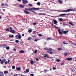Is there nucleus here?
Listing matches in <instances>:
<instances>
[{
  "mask_svg": "<svg viewBox=\"0 0 76 76\" xmlns=\"http://www.w3.org/2000/svg\"><path fill=\"white\" fill-rule=\"evenodd\" d=\"M5 30L7 32H11V33H12V34H15V32H16L14 30H12V27H11L10 28H8L6 29Z\"/></svg>",
  "mask_w": 76,
  "mask_h": 76,
  "instance_id": "obj_1",
  "label": "nucleus"
},
{
  "mask_svg": "<svg viewBox=\"0 0 76 76\" xmlns=\"http://www.w3.org/2000/svg\"><path fill=\"white\" fill-rule=\"evenodd\" d=\"M26 10H29V11H31V10H40L41 8H25Z\"/></svg>",
  "mask_w": 76,
  "mask_h": 76,
  "instance_id": "obj_2",
  "label": "nucleus"
},
{
  "mask_svg": "<svg viewBox=\"0 0 76 76\" xmlns=\"http://www.w3.org/2000/svg\"><path fill=\"white\" fill-rule=\"evenodd\" d=\"M71 11H73V10L72 9H69L66 10H63L62 12L66 13V12H71Z\"/></svg>",
  "mask_w": 76,
  "mask_h": 76,
  "instance_id": "obj_3",
  "label": "nucleus"
},
{
  "mask_svg": "<svg viewBox=\"0 0 76 76\" xmlns=\"http://www.w3.org/2000/svg\"><path fill=\"white\" fill-rule=\"evenodd\" d=\"M15 38L16 39H21L22 38V36H21V35L20 34H17L15 36Z\"/></svg>",
  "mask_w": 76,
  "mask_h": 76,
  "instance_id": "obj_4",
  "label": "nucleus"
},
{
  "mask_svg": "<svg viewBox=\"0 0 76 76\" xmlns=\"http://www.w3.org/2000/svg\"><path fill=\"white\" fill-rule=\"evenodd\" d=\"M44 49H45L46 50H48V51H53V49L51 48H44Z\"/></svg>",
  "mask_w": 76,
  "mask_h": 76,
  "instance_id": "obj_5",
  "label": "nucleus"
},
{
  "mask_svg": "<svg viewBox=\"0 0 76 76\" xmlns=\"http://www.w3.org/2000/svg\"><path fill=\"white\" fill-rule=\"evenodd\" d=\"M58 32H59V34L60 35H63V32L61 31V30L59 28L58 29Z\"/></svg>",
  "mask_w": 76,
  "mask_h": 76,
  "instance_id": "obj_6",
  "label": "nucleus"
},
{
  "mask_svg": "<svg viewBox=\"0 0 76 76\" xmlns=\"http://www.w3.org/2000/svg\"><path fill=\"white\" fill-rule=\"evenodd\" d=\"M28 1L26 0H24L23 1V4H27V3H28Z\"/></svg>",
  "mask_w": 76,
  "mask_h": 76,
  "instance_id": "obj_7",
  "label": "nucleus"
},
{
  "mask_svg": "<svg viewBox=\"0 0 76 76\" xmlns=\"http://www.w3.org/2000/svg\"><path fill=\"white\" fill-rule=\"evenodd\" d=\"M66 14H60L58 15V16L59 17H60L61 16H66Z\"/></svg>",
  "mask_w": 76,
  "mask_h": 76,
  "instance_id": "obj_8",
  "label": "nucleus"
},
{
  "mask_svg": "<svg viewBox=\"0 0 76 76\" xmlns=\"http://www.w3.org/2000/svg\"><path fill=\"white\" fill-rule=\"evenodd\" d=\"M73 60V58H68L66 59V60H69V61H70V60Z\"/></svg>",
  "mask_w": 76,
  "mask_h": 76,
  "instance_id": "obj_9",
  "label": "nucleus"
},
{
  "mask_svg": "<svg viewBox=\"0 0 76 76\" xmlns=\"http://www.w3.org/2000/svg\"><path fill=\"white\" fill-rule=\"evenodd\" d=\"M43 57L45 58L46 57H48H48H49V56H48V55L47 54H45V56H44Z\"/></svg>",
  "mask_w": 76,
  "mask_h": 76,
  "instance_id": "obj_10",
  "label": "nucleus"
},
{
  "mask_svg": "<svg viewBox=\"0 0 76 76\" xmlns=\"http://www.w3.org/2000/svg\"><path fill=\"white\" fill-rule=\"evenodd\" d=\"M28 72H29V70L28 69H26V71L24 72V73H28Z\"/></svg>",
  "mask_w": 76,
  "mask_h": 76,
  "instance_id": "obj_11",
  "label": "nucleus"
},
{
  "mask_svg": "<svg viewBox=\"0 0 76 76\" xmlns=\"http://www.w3.org/2000/svg\"><path fill=\"white\" fill-rule=\"evenodd\" d=\"M69 31V30H67V31H64L63 32V33L64 34H67V32H68Z\"/></svg>",
  "mask_w": 76,
  "mask_h": 76,
  "instance_id": "obj_12",
  "label": "nucleus"
},
{
  "mask_svg": "<svg viewBox=\"0 0 76 76\" xmlns=\"http://www.w3.org/2000/svg\"><path fill=\"white\" fill-rule=\"evenodd\" d=\"M24 12L26 14H29V12L25 10Z\"/></svg>",
  "mask_w": 76,
  "mask_h": 76,
  "instance_id": "obj_13",
  "label": "nucleus"
},
{
  "mask_svg": "<svg viewBox=\"0 0 76 76\" xmlns=\"http://www.w3.org/2000/svg\"><path fill=\"white\" fill-rule=\"evenodd\" d=\"M20 6L22 8H24L25 7V5L22 4L20 5Z\"/></svg>",
  "mask_w": 76,
  "mask_h": 76,
  "instance_id": "obj_14",
  "label": "nucleus"
},
{
  "mask_svg": "<svg viewBox=\"0 0 76 76\" xmlns=\"http://www.w3.org/2000/svg\"><path fill=\"white\" fill-rule=\"evenodd\" d=\"M19 53H25V51H24V50H21L19 51Z\"/></svg>",
  "mask_w": 76,
  "mask_h": 76,
  "instance_id": "obj_15",
  "label": "nucleus"
},
{
  "mask_svg": "<svg viewBox=\"0 0 76 76\" xmlns=\"http://www.w3.org/2000/svg\"><path fill=\"white\" fill-rule=\"evenodd\" d=\"M7 47V45H2V47L3 48H6Z\"/></svg>",
  "mask_w": 76,
  "mask_h": 76,
  "instance_id": "obj_16",
  "label": "nucleus"
},
{
  "mask_svg": "<svg viewBox=\"0 0 76 76\" xmlns=\"http://www.w3.org/2000/svg\"><path fill=\"white\" fill-rule=\"evenodd\" d=\"M9 38H14V35H12L11 36L9 35Z\"/></svg>",
  "mask_w": 76,
  "mask_h": 76,
  "instance_id": "obj_17",
  "label": "nucleus"
},
{
  "mask_svg": "<svg viewBox=\"0 0 76 76\" xmlns=\"http://www.w3.org/2000/svg\"><path fill=\"white\" fill-rule=\"evenodd\" d=\"M21 69V68H20V67L17 68H16V69L17 70H18V71H19Z\"/></svg>",
  "mask_w": 76,
  "mask_h": 76,
  "instance_id": "obj_18",
  "label": "nucleus"
},
{
  "mask_svg": "<svg viewBox=\"0 0 76 76\" xmlns=\"http://www.w3.org/2000/svg\"><path fill=\"white\" fill-rule=\"evenodd\" d=\"M3 75H4L3 73L1 72H0V76H3Z\"/></svg>",
  "mask_w": 76,
  "mask_h": 76,
  "instance_id": "obj_19",
  "label": "nucleus"
},
{
  "mask_svg": "<svg viewBox=\"0 0 76 76\" xmlns=\"http://www.w3.org/2000/svg\"><path fill=\"white\" fill-rule=\"evenodd\" d=\"M39 40H40V39H35L34 41L37 42V41H39Z\"/></svg>",
  "mask_w": 76,
  "mask_h": 76,
  "instance_id": "obj_20",
  "label": "nucleus"
},
{
  "mask_svg": "<svg viewBox=\"0 0 76 76\" xmlns=\"http://www.w3.org/2000/svg\"><path fill=\"white\" fill-rule=\"evenodd\" d=\"M57 21L56 20H55L54 21V24H57Z\"/></svg>",
  "mask_w": 76,
  "mask_h": 76,
  "instance_id": "obj_21",
  "label": "nucleus"
},
{
  "mask_svg": "<svg viewBox=\"0 0 76 76\" xmlns=\"http://www.w3.org/2000/svg\"><path fill=\"white\" fill-rule=\"evenodd\" d=\"M0 62L1 64H3L4 63V61H3V60H2Z\"/></svg>",
  "mask_w": 76,
  "mask_h": 76,
  "instance_id": "obj_22",
  "label": "nucleus"
},
{
  "mask_svg": "<svg viewBox=\"0 0 76 76\" xmlns=\"http://www.w3.org/2000/svg\"><path fill=\"white\" fill-rule=\"evenodd\" d=\"M37 34V31H33V34Z\"/></svg>",
  "mask_w": 76,
  "mask_h": 76,
  "instance_id": "obj_23",
  "label": "nucleus"
},
{
  "mask_svg": "<svg viewBox=\"0 0 76 76\" xmlns=\"http://www.w3.org/2000/svg\"><path fill=\"white\" fill-rule=\"evenodd\" d=\"M37 4L38 6H40V5H41V3H40V2H37Z\"/></svg>",
  "mask_w": 76,
  "mask_h": 76,
  "instance_id": "obj_24",
  "label": "nucleus"
},
{
  "mask_svg": "<svg viewBox=\"0 0 76 76\" xmlns=\"http://www.w3.org/2000/svg\"><path fill=\"white\" fill-rule=\"evenodd\" d=\"M48 53L49 54H53V52L50 51H48Z\"/></svg>",
  "mask_w": 76,
  "mask_h": 76,
  "instance_id": "obj_25",
  "label": "nucleus"
},
{
  "mask_svg": "<svg viewBox=\"0 0 76 76\" xmlns=\"http://www.w3.org/2000/svg\"><path fill=\"white\" fill-rule=\"evenodd\" d=\"M58 2L59 3H60L61 4V3H63V2L62 1L60 0H59L58 1Z\"/></svg>",
  "mask_w": 76,
  "mask_h": 76,
  "instance_id": "obj_26",
  "label": "nucleus"
},
{
  "mask_svg": "<svg viewBox=\"0 0 76 76\" xmlns=\"http://www.w3.org/2000/svg\"><path fill=\"white\" fill-rule=\"evenodd\" d=\"M8 73V71H4V73L5 74H7V73Z\"/></svg>",
  "mask_w": 76,
  "mask_h": 76,
  "instance_id": "obj_27",
  "label": "nucleus"
},
{
  "mask_svg": "<svg viewBox=\"0 0 76 76\" xmlns=\"http://www.w3.org/2000/svg\"><path fill=\"white\" fill-rule=\"evenodd\" d=\"M31 64H34V61L32 60L31 61Z\"/></svg>",
  "mask_w": 76,
  "mask_h": 76,
  "instance_id": "obj_28",
  "label": "nucleus"
},
{
  "mask_svg": "<svg viewBox=\"0 0 76 76\" xmlns=\"http://www.w3.org/2000/svg\"><path fill=\"white\" fill-rule=\"evenodd\" d=\"M28 32L29 33H31L32 32V30L31 29H30L28 30Z\"/></svg>",
  "mask_w": 76,
  "mask_h": 76,
  "instance_id": "obj_29",
  "label": "nucleus"
},
{
  "mask_svg": "<svg viewBox=\"0 0 76 76\" xmlns=\"http://www.w3.org/2000/svg\"><path fill=\"white\" fill-rule=\"evenodd\" d=\"M38 15H45V14L39 13L38 14Z\"/></svg>",
  "mask_w": 76,
  "mask_h": 76,
  "instance_id": "obj_30",
  "label": "nucleus"
},
{
  "mask_svg": "<svg viewBox=\"0 0 76 76\" xmlns=\"http://www.w3.org/2000/svg\"><path fill=\"white\" fill-rule=\"evenodd\" d=\"M58 50L59 51H61V50H62V48H58Z\"/></svg>",
  "mask_w": 76,
  "mask_h": 76,
  "instance_id": "obj_31",
  "label": "nucleus"
},
{
  "mask_svg": "<svg viewBox=\"0 0 76 76\" xmlns=\"http://www.w3.org/2000/svg\"><path fill=\"white\" fill-rule=\"evenodd\" d=\"M69 24H70V25H72V26H73V24L71 22H69Z\"/></svg>",
  "mask_w": 76,
  "mask_h": 76,
  "instance_id": "obj_32",
  "label": "nucleus"
},
{
  "mask_svg": "<svg viewBox=\"0 0 76 76\" xmlns=\"http://www.w3.org/2000/svg\"><path fill=\"white\" fill-rule=\"evenodd\" d=\"M15 66H12V69H15Z\"/></svg>",
  "mask_w": 76,
  "mask_h": 76,
  "instance_id": "obj_33",
  "label": "nucleus"
},
{
  "mask_svg": "<svg viewBox=\"0 0 76 76\" xmlns=\"http://www.w3.org/2000/svg\"><path fill=\"white\" fill-rule=\"evenodd\" d=\"M19 41L18 40H15V42H16V43H19Z\"/></svg>",
  "mask_w": 76,
  "mask_h": 76,
  "instance_id": "obj_34",
  "label": "nucleus"
},
{
  "mask_svg": "<svg viewBox=\"0 0 76 76\" xmlns=\"http://www.w3.org/2000/svg\"><path fill=\"white\" fill-rule=\"evenodd\" d=\"M56 61L58 62H60V59H58L56 60Z\"/></svg>",
  "mask_w": 76,
  "mask_h": 76,
  "instance_id": "obj_35",
  "label": "nucleus"
},
{
  "mask_svg": "<svg viewBox=\"0 0 76 76\" xmlns=\"http://www.w3.org/2000/svg\"><path fill=\"white\" fill-rule=\"evenodd\" d=\"M37 50H35L34 51V54H36V53H37Z\"/></svg>",
  "mask_w": 76,
  "mask_h": 76,
  "instance_id": "obj_36",
  "label": "nucleus"
},
{
  "mask_svg": "<svg viewBox=\"0 0 76 76\" xmlns=\"http://www.w3.org/2000/svg\"><path fill=\"white\" fill-rule=\"evenodd\" d=\"M28 5L29 6L32 7L33 6V5L32 4H29Z\"/></svg>",
  "mask_w": 76,
  "mask_h": 76,
  "instance_id": "obj_37",
  "label": "nucleus"
},
{
  "mask_svg": "<svg viewBox=\"0 0 76 76\" xmlns=\"http://www.w3.org/2000/svg\"><path fill=\"white\" fill-rule=\"evenodd\" d=\"M59 20L60 21H61H61H63V19L61 18H60Z\"/></svg>",
  "mask_w": 76,
  "mask_h": 76,
  "instance_id": "obj_38",
  "label": "nucleus"
},
{
  "mask_svg": "<svg viewBox=\"0 0 76 76\" xmlns=\"http://www.w3.org/2000/svg\"><path fill=\"white\" fill-rule=\"evenodd\" d=\"M38 36L39 37H42L43 36L42 35L40 34H39Z\"/></svg>",
  "mask_w": 76,
  "mask_h": 76,
  "instance_id": "obj_39",
  "label": "nucleus"
},
{
  "mask_svg": "<svg viewBox=\"0 0 76 76\" xmlns=\"http://www.w3.org/2000/svg\"><path fill=\"white\" fill-rule=\"evenodd\" d=\"M28 40H31V37H29L28 39Z\"/></svg>",
  "mask_w": 76,
  "mask_h": 76,
  "instance_id": "obj_40",
  "label": "nucleus"
},
{
  "mask_svg": "<svg viewBox=\"0 0 76 76\" xmlns=\"http://www.w3.org/2000/svg\"><path fill=\"white\" fill-rule=\"evenodd\" d=\"M6 49H7V50H9V49H10V48L9 47H7L6 48Z\"/></svg>",
  "mask_w": 76,
  "mask_h": 76,
  "instance_id": "obj_41",
  "label": "nucleus"
},
{
  "mask_svg": "<svg viewBox=\"0 0 76 76\" xmlns=\"http://www.w3.org/2000/svg\"><path fill=\"white\" fill-rule=\"evenodd\" d=\"M31 11L32 12L34 13H36V12L34 11H32V10H31Z\"/></svg>",
  "mask_w": 76,
  "mask_h": 76,
  "instance_id": "obj_42",
  "label": "nucleus"
},
{
  "mask_svg": "<svg viewBox=\"0 0 76 76\" xmlns=\"http://www.w3.org/2000/svg\"><path fill=\"white\" fill-rule=\"evenodd\" d=\"M2 60H3L4 62H5V61H6V59L4 58Z\"/></svg>",
  "mask_w": 76,
  "mask_h": 76,
  "instance_id": "obj_43",
  "label": "nucleus"
},
{
  "mask_svg": "<svg viewBox=\"0 0 76 76\" xmlns=\"http://www.w3.org/2000/svg\"><path fill=\"white\" fill-rule=\"evenodd\" d=\"M68 53H64V56H67V54H68Z\"/></svg>",
  "mask_w": 76,
  "mask_h": 76,
  "instance_id": "obj_44",
  "label": "nucleus"
},
{
  "mask_svg": "<svg viewBox=\"0 0 76 76\" xmlns=\"http://www.w3.org/2000/svg\"><path fill=\"white\" fill-rule=\"evenodd\" d=\"M30 75L31 76H34V74H31Z\"/></svg>",
  "mask_w": 76,
  "mask_h": 76,
  "instance_id": "obj_45",
  "label": "nucleus"
},
{
  "mask_svg": "<svg viewBox=\"0 0 76 76\" xmlns=\"http://www.w3.org/2000/svg\"><path fill=\"white\" fill-rule=\"evenodd\" d=\"M8 62L7 61H6L5 63V64H7Z\"/></svg>",
  "mask_w": 76,
  "mask_h": 76,
  "instance_id": "obj_46",
  "label": "nucleus"
},
{
  "mask_svg": "<svg viewBox=\"0 0 76 76\" xmlns=\"http://www.w3.org/2000/svg\"><path fill=\"white\" fill-rule=\"evenodd\" d=\"M33 24L34 25H37V23H33Z\"/></svg>",
  "mask_w": 76,
  "mask_h": 76,
  "instance_id": "obj_47",
  "label": "nucleus"
},
{
  "mask_svg": "<svg viewBox=\"0 0 76 76\" xmlns=\"http://www.w3.org/2000/svg\"><path fill=\"white\" fill-rule=\"evenodd\" d=\"M50 39H51L50 38H48L47 39L48 41V40H50Z\"/></svg>",
  "mask_w": 76,
  "mask_h": 76,
  "instance_id": "obj_48",
  "label": "nucleus"
},
{
  "mask_svg": "<svg viewBox=\"0 0 76 76\" xmlns=\"http://www.w3.org/2000/svg\"><path fill=\"white\" fill-rule=\"evenodd\" d=\"M53 69H54V70H56V68L55 67H53Z\"/></svg>",
  "mask_w": 76,
  "mask_h": 76,
  "instance_id": "obj_49",
  "label": "nucleus"
},
{
  "mask_svg": "<svg viewBox=\"0 0 76 76\" xmlns=\"http://www.w3.org/2000/svg\"><path fill=\"white\" fill-rule=\"evenodd\" d=\"M36 60H37V61H39V59H38V58H36Z\"/></svg>",
  "mask_w": 76,
  "mask_h": 76,
  "instance_id": "obj_50",
  "label": "nucleus"
},
{
  "mask_svg": "<svg viewBox=\"0 0 76 76\" xmlns=\"http://www.w3.org/2000/svg\"><path fill=\"white\" fill-rule=\"evenodd\" d=\"M71 14V13H68V14H66V15H70Z\"/></svg>",
  "mask_w": 76,
  "mask_h": 76,
  "instance_id": "obj_51",
  "label": "nucleus"
},
{
  "mask_svg": "<svg viewBox=\"0 0 76 76\" xmlns=\"http://www.w3.org/2000/svg\"><path fill=\"white\" fill-rule=\"evenodd\" d=\"M10 62V60L8 59V64H9Z\"/></svg>",
  "mask_w": 76,
  "mask_h": 76,
  "instance_id": "obj_52",
  "label": "nucleus"
},
{
  "mask_svg": "<svg viewBox=\"0 0 76 76\" xmlns=\"http://www.w3.org/2000/svg\"><path fill=\"white\" fill-rule=\"evenodd\" d=\"M54 28H57V29H58V27H56V26H54Z\"/></svg>",
  "mask_w": 76,
  "mask_h": 76,
  "instance_id": "obj_53",
  "label": "nucleus"
},
{
  "mask_svg": "<svg viewBox=\"0 0 76 76\" xmlns=\"http://www.w3.org/2000/svg\"><path fill=\"white\" fill-rule=\"evenodd\" d=\"M66 42L64 41L63 42V44H66Z\"/></svg>",
  "mask_w": 76,
  "mask_h": 76,
  "instance_id": "obj_54",
  "label": "nucleus"
},
{
  "mask_svg": "<svg viewBox=\"0 0 76 76\" xmlns=\"http://www.w3.org/2000/svg\"><path fill=\"white\" fill-rule=\"evenodd\" d=\"M0 47L1 48V47H2V45H0Z\"/></svg>",
  "mask_w": 76,
  "mask_h": 76,
  "instance_id": "obj_55",
  "label": "nucleus"
},
{
  "mask_svg": "<svg viewBox=\"0 0 76 76\" xmlns=\"http://www.w3.org/2000/svg\"><path fill=\"white\" fill-rule=\"evenodd\" d=\"M4 68L5 69V68H6V66H4Z\"/></svg>",
  "mask_w": 76,
  "mask_h": 76,
  "instance_id": "obj_56",
  "label": "nucleus"
},
{
  "mask_svg": "<svg viewBox=\"0 0 76 76\" xmlns=\"http://www.w3.org/2000/svg\"><path fill=\"white\" fill-rule=\"evenodd\" d=\"M5 6H8V4H5Z\"/></svg>",
  "mask_w": 76,
  "mask_h": 76,
  "instance_id": "obj_57",
  "label": "nucleus"
},
{
  "mask_svg": "<svg viewBox=\"0 0 76 76\" xmlns=\"http://www.w3.org/2000/svg\"><path fill=\"white\" fill-rule=\"evenodd\" d=\"M33 38H35V37H36V36L35 35H34L33 36Z\"/></svg>",
  "mask_w": 76,
  "mask_h": 76,
  "instance_id": "obj_58",
  "label": "nucleus"
},
{
  "mask_svg": "<svg viewBox=\"0 0 76 76\" xmlns=\"http://www.w3.org/2000/svg\"><path fill=\"white\" fill-rule=\"evenodd\" d=\"M2 6H4V4H1Z\"/></svg>",
  "mask_w": 76,
  "mask_h": 76,
  "instance_id": "obj_59",
  "label": "nucleus"
},
{
  "mask_svg": "<svg viewBox=\"0 0 76 76\" xmlns=\"http://www.w3.org/2000/svg\"><path fill=\"white\" fill-rule=\"evenodd\" d=\"M64 63H62L61 64V65L63 66V65H64Z\"/></svg>",
  "mask_w": 76,
  "mask_h": 76,
  "instance_id": "obj_60",
  "label": "nucleus"
},
{
  "mask_svg": "<svg viewBox=\"0 0 76 76\" xmlns=\"http://www.w3.org/2000/svg\"><path fill=\"white\" fill-rule=\"evenodd\" d=\"M24 34H22V37H24Z\"/></svg>",
  "mask_w": 76,
  "mask_h": 76,
  "instance_id": "obj_61",
  "label": "nucleus"
},
{
  "mask_svg": "<svg viewBox=\"0 0 76 76\" xmlns=\"http://www.w3.org/2000/svg\"><path fill=\"white\" fill-rule=\"evenodd\" d=\"M18 1H21V0H17Z\"/></svg>",
  "mask_w": 76,
  "mask_h": 76,
  "instance_id": "obj_62",
  "label": "nucleus"
},
{
  "mask_svg": "<svg viewBox=\"0 0 76 76\" xmlns=\"http://www.w3.org/2000/svg\"><path fill=\"white\" fill-rule=\"evenodd\" d=\"M14 76H18V75L17 74H16L15 75H14Z\"/></svg>",
  "mask_w": 76,
  "mask_h": 76,
  "instance_id": "obj_63",
  "label": "nucleus"
},
{
  "mask_svg": "<svg viewBox=\"0 0 76 76\" xmlns=\"http://www.w3.org/2000/svg\"><path fill=\"white\" fill-rule=\"evenodd\" d=\"M16 49H14V51H16Z\"/></svg>",
  "mask_w": 76,
  "mask_h": 76,
  "instance_id": "obj_64",
  "label": "nucleus"
}]
</instances>
